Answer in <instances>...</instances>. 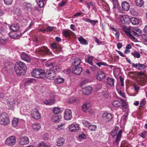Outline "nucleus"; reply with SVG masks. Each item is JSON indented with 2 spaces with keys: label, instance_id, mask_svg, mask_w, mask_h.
Here are the masks:
<instances>
[{
  "label": "nucleus",
  "instance_id": "nucleus-1",
  "mask_svg": "<svg viewBox=\"0 0 147 147\" xmlns=\"http://www.w3.org/2000/svg\"><path fill=\"white\" fill-rule=\"evenodd\" d=\"M26 68L25 64L21 61L17 62L14 66L15 71L18 76L24 75L25 73V69Z\"/></svg>",
  "mask_w": 147,
  "mask_h": 147
},
{
  "label": "nucleus",
  "instance_id": "nucleus-2",
  "mask_svg": "<svg viewBox=\"0 0 147 147\" xmlns=\"http://www.w3.org/2000/svg\"><path fill=\"white\" fill-rule=\"evenodd\" d=\"M32 75L34 77L43 78L45 76V74L44 70L36 68L33 70Z\"/></svg>",
  "mask_w": 147,
  "mask_h": 147
},
{
  "label": "nucleus",
  "instance_id": "nucleus-3",
  "mask_svg": "<svg viewBox=\"0 0 147 147\" xmlns=\"http://www.w3.org/2000/svg\"><path fill=\"white\" fill-rule=\"evenodd\" d=\"M9 123L7 114L5 113H1L0 115V123L2 125H7Z\"/></svg>",
  "mask_w": 147,
  "mask_h": 147
},
{
  "label": "nucleus",
  "instance_id": "nucleus-4",
  "mask_svg": "<svg viewBox=\"0 0 147 147\" xmlns=\"http://www.w3.org/2000/svg\"><path fill=\"white\" fill-rule=\"evenodd\" d=\"M113 118L112 115L107 113H104L102 115V119L104 122H109L111 121Z\"/></svg>",
  "mask_w": 147,
  "mask_h": 147
},
{
  "label": "nucleus",
  "instance_id": "nucleus-5",
  "mask_svg": "<svg viewBox=\"0 0 147 147\" xmlns=\"http://www.w3.org/2000/svg\"><path fill=\"white\" fill-rule=\"evenodd\" d=\"M46 77L48 79L53 80L55 78L56 76V73L53 70H52L51 68L47 70L45 73Z\"/></svg>",
  "mask_w": 147,
  "mask_h": 147
},
{
  "label": "nucleus",
  "instance_id": "nucleus-6",
  "mask_svg": "<svg viewBox=\"0 0 147 147\" xmlns=\"http://www.w3.org/2000/svg\"><path fill=\"white\" fill-rule=\"evenodd\" d=\"M16 141V138L14 136H10L6 140L5 143L8 146H13L15 144Z\"/></svg>",
  "mask_w": 147,
  "mask_h": 147
},
{
  "label": "nucleus",
  "instance_id": "nucleus-7",
  "mask_svg": "<svg viewBox=\"0 0 147 147\" xmlns=\"http://www.w3.org/2000/svg\"><path fill=\"white\" fill-rule=\"evenodd\" d=\"M122 131L120 130L117 134V132L116 129H115L112 131L111 132V135L113 137L117 136L116 139L115 141L116 142L118 143L121 140V136Z\"/></svg>",
  "mask_w": 147,
  "mask_h": 147
},
{
  "label": "nucleus",
  "instance_id": "nucleus-8",
  "mask_svg": "<svg viewBox=\"0 0 147 147\" xmlns=\"http://www.w3.org/2000/svg\"><path fill=\"white\" fill-rule=\"evenodd\" d=\"M31 115L33 118L36 119H39L41 117V114L36 109H34L32 110Z\"/></svg>",
  "mask_w": 147,
  "mask_h": 147
},
{
  "label": "nucleus",
  "instance_id": "nucleus-9",
  "mask_svg": "<svg viewBox=\"0 0 147 147\" xmlns=\"http://www.w3.org/2000/svg\"><path fill=\"white\" fill-rule=\"evenodd\" d=\"M64 119L66 120H69L71 119L72 117L71 111L68 109H66L64 114Z\"/></svg>",
  "mask_w": 147,
  "mask_h": 147
},
{
  "label": "nucleus",
  "instance_id": "nucleus-10",
  "mask_svg": "<svg viewBox=\"0 0 147 147\" xmlns=\"http://www.w3.org/2000/svg\"><path fill=\"white\" fill-rule=\"evenodd\" d=\"M18 142L20 144L22 145L26 144L29 143L28 138L26 136L19 138Z\"/></svg>",
  "mask_w": 147,
  "mask_h": 147
},
{
  "label": "nucleus",
  "instance_id": "nucleus-11",
  "mask_svg": "<svg viewBox=\"0 0 147 147\" xmlns=\"http://www.w3.org/2000/svg\"><path fill=\"white\" fill-rule=\"evenodd\" d=\"M20 56L21 58L25 61L29 62L31 61L30 56L24 52H23L21 53Z\"/></svg>",
  "mask_w": 147,
  "mask_h": 147
},
{
  "label": "nucleus",
  "instance_id": "nucleus-12",
  "mask_svg": "<svg viewBox=\"0 0 147 147\" xmlns=\"http://www.w3.org/2000/svg\"><path fill=\"white\" fill-rule=\"evenodd\" d=\"M37 51H38L42 55H45V54H49L50 52L49 51V49L46 47H42L39 48L37 50Z\"/></svg>",
  "mask_w": 147,
  "mask_h": 147
},
{
  "label": "nucleus",
  "instance_id": "nucleus-13",
  "mask_svg": "<svg viewBox=\"0 0 147 147\" xmlns=\"http://www.w3.org/2000/svg\"><path fill=\"white\" fill-rule=\"evenodd\" d=\"M72 71L73 74L79 75L82 72V67L80 66H75L72 68Z\"/></svg>",
  "mask_w": 147,
  "mask_h": 147
},
{
  "label": "nucleus",
  "instance_id": "nucleus-14",
  "mask_svg": "<svg viewBox=\"0 0 147 147\" xmlns=\"http://www.w3.org/2000/svg\"><path fill=\"white\" fill-rule=\"evenodd\" d=\"M96 77L98 80L101 81L105 78V74L103 71H100L98 72Z\"/></svg>",
  "mask_w": 147,
  "mask_h": 147
},
{
  "label": "nucleus",
  "instance_id": "nucleus-15",
  "mask_svg": "<svg viewBox=\"0 0 147 147\" xmlns=\"http://www.w3.org/2000/svg\"><path fill=\"white\" fill-rule=\"evenodd\" d=\"M139 31V30L136 28L134 29V30L131 31V35L129 37L130 38L133 40H134L135 38L134 36V35L137 37L140 35V34H138V32Z\"/></svg>",
  "mask_w": 147,
  "mask_h": 147
},
{
  "label": "nucleus",
  "instance_id": "nucleus-16",
  "mask_svg": "<svg viewBox=\"0 0 147 147\" xmlns=\"http://www.w3.org/2000/svg\"><path fill=\"white\" fill-rule=\"evenodd\" d=\"M69 130L71 132H76L79 129V125L77 124H72L69 127Z\"/></svg>",
  "mask_w": 147,
  "mask_h": 147
},
{
  "label": "nucleus",
  "instance_id": "nucleus-17",
  "mask_svg": "<svg viewBox=\"0 0 147 147\" xmlns=\"http://www.w3.org/2000/svg\"><path fill=\"white\" fill-rule=\"evenodd\" d=\"M122 9L125 11H128L130 8L129 4L126 1H124L121 3Z\"/></svg>",
  "mask_w": 147,
  "mask_h": 147
},
{
  "label": "nucleus",
  "instance_id": "nucleus-18",
  "mask_svg": "<svg viewBox=\"0 0 147 147\" xmlns=\"http://www.w3.org/2000/svg\"><path fill=\"white\" fill-rule=\"evenodd\" d=\"M92 88L90 86H88L85 88L83 90V94L85 95H89L92 92Z\"/></svg>",
  "mask_w": 147,
  "mask_h": 147
},
{
  "label": "nucleus",
  "instance_id": "nucleus-19",
  "mask_svg": "<svg viewBox=\"0 0 147 147\" xmlns=\"http://www.w3.org/2000/svg\"><path fill=\"white\" fill-rule=\"evenodd\" d=\"M132 65L134 67L137 68L138 69L140 70H142L144 69L146 67L145 65L140 63L137 64L132 63Z\"/></svg>",
  "mask_w": 147,
  "mask_h": 147
},
{
  "label": "nucleus",
  "instance_id": "nucleus-20",
  "mask_svg": "<svg viewBox=\"0 0 147 147\" xmlns=\"http://www.w3.org/2000/svg\"><path fill=\"white\" fill-rule=\"evenodd\" d=\"M55 100L54 98L50 99H46L43 101L44 103L46 105H51L55 103Z\"/></svg>",
  "mask_w": 147,
  "mask_h": 147
},
{
  "label": "nucleus",
  "instance_id": "nucleus-21",
  "mask_svg": "<svg viewBox=\"0 0 147 147\" xmlns=\"http://www.w3.org/2000/svg\"><path fill=\"white\" fill-rule=\"evenodd\" d=\"M102 98L100 97L99 99L101 100H103L106 98H107L109 96V93L107 91H103L101 92Z\"/></svg>",
  "mask_w": 147,
  "mask_h": 147
},
{
  "label": "nucleus",
  "instance_id": "nucleus-22",
  "mask_svg": "<svg viewBox=\"0 0 147 147\" xmlns=\"http://www.w3.org/2000/svg\"><path fill=\"white\" fill-rule=\"evenodd\" d=\"M73 32L69 30H63L62 31V34L66 38H69Z\"/></svg>",
  "mask_w": 147,
  "mask_h": 147
},
{
  "label": "nucleus",
  "instance_id": "nucleus-23",
  "mask_svg": "<svg viewBox=\"0 0 147 147\" xmlns=\"http://www.w3.org/2000/svg\"><path fill=\"white\" fill-rule=\"evenodd\" d=\"M111 105L113 107L117 108L120 107L121 106V104L119 101L115 100L112 101Z\"/></svg>",
  "mask_w": 147,
  "mask_h": 147
},
{
  "label": "nucleus",
  "instance_id": "nucleus-24",
  "mask_svg": "<svg viewBox=\"0 0 147 147\" xmlns=\"http://www.w3.org/2000/svg\"><path fill=\"white\" fill-rule=\"evenodd\" d=\"M91 105L90 104L89 102L84 103L82 106V110L86 112L88 109H89Z\"/></svg>",
  "mask_w": 147,
  "mask_h": 147
},
{
  "label": "nucleus",
  "instance_id": "nucleus-25",
  "mask_svg": "<svg viewBox=\"0 0 147 147\" xmlns=\"http://www.w3.org/2000/svg\"><path fill=\"white\" fill-rule=\"evenodd\" d=\"M122 28L126 34L129 37L131 32L130 28L127 27L125 25H123L122 27Z\"/></svg>",
  "mask_w": 147,
  "mask_h": 147
},
{
  "label": "nucleus",
  "instance_id": "nucleus-26",
  "mask_svg": "<svg viewBox=\"0 0 147 147\" xmlns=\"http://www.w3.org/2000/svg\"><path fill=\"white\" fill-rule=\"evenodd\" d=\"M24 9L27 11L30 10L32 8V5L30 3H24L23 4Z\"/></svg>",
  "mask_w": 147,
  "mask_h": 147
},
{
  "label": "nucleus",
  "instance_id": "nucleus-27",
  "mask_svg": "<svg viewBox=\"0 0 147 147\" xmlns=\"http://www.w3.org/2000/svg\"><path fill=\"white\" fill-rule=\"evenodd\" d=\"M61 117L56 115H53L52 117V120L54 122L57 123L59 122L61 119Z\"/></svg>",
  "mask_w": 147,
  "mask_h": 147
},
{
  "label": "nucleus",
  "instance_id": "nucleus-28",
  "mask_svg": "<svg viewBox=\"0 0 147 147\" xmlns=\"http://www.w3.org/2000/svg\"><path fill=\"white\" fill-rule=\"evenodd\" d=\"M115 80L113 78H108L107 80V84L111 87H113L114 86Z\"/></svg>",
  "mask_w": 147,
  "mask_h": 147
},
{
  "label": "nucleus",
  "instance_id": "nucleus-29",
  "mask_svg": "<svg viewBox=\"0 0 147 147\" xmlns=\"http://www.w3.org/2000/svg\"><path fill=\"white\" fill-rule=\"evenodd\" d=\"M10 29L13 32L17 31L19 29V25L17 24H14L11 26Z\"/></svg>",
  "mask_w": 147,
  "mask_h": 147
},
{
  "label": "nucleus",
  "instance_id": "nucleus-30",
  "mask_svg": "<svg viewBox=\"0 0 147 147\" xmlns=\"http://www.w3.org/2000/svg\"><path fill=\"white\" fill-rule=\"evenodd\" d=\"M41 125L38 123L34 124L32 125V127L35 131H38L41 128Z\"/></svg>",
  "mask_w": 147,
  "mask_h": 147
},
{
  "label": "nucleus",
  "instance_id": "nucleus-31",
  "mask_svg": "<svg viewBox=\"0 0 147 147\" xmlns=\"http://www.w3.org/2000/svg\"><path fill=\"white\" fill-rule=\"evenodd\" d=\"M123 20H122V22L123 24H128L129 22H130V18H129L127 16H123Z\"/></svg>",
  "mask_w": 147,
  "mask_h": 147
},
{
  "label": "nucleus",
  "instance_id": "nucleus-32",
  "mask_svg": "<svg viewBox=\"0 0 147 147\" xmlns=\"http://www.w3.org/2000/svg\"><path fill=\"white\" fill-rule=\"evenodd\" d=\"M130 22L133 25H137L139 24V20L136 18H130Z\"/></svg>",
  "mask_w": 147,
  "mask_h": 147
},
{
  "label": "nucleus",
  "instance_id": "nucleus-33",
  "mask_svg": "<svg viewBox=\"0 0 147 147\" xmlns=\"http://www.w3.org/2000/svg\"><path fill=\"white\" fill-rule=\"evenodd\" d=\"M78 40L80 43L83 45H87L88 42L86 40L84 39L82 36L78 38Z\"/></svg>",
  "mask_w": 147,
  "mask_h": 147
},
{
  "label": "nucleus",
  "instance_id": "nucleus-34",
  "mask_svg": "<svg viewBox=\"0 0 147 147\" xmlns=\"http://www.w3.org/2000/svg\"><path fill=\"white\" fill-rule=\"evenodd\" d=\"M84 20L86 22L90 23L92 24L94 26L98 22V21L97 20H93L87 18H85Z\"/></svg>",
  "mask_w": 147,
  "mask_h": 147
},
{
  "label": "nucleus",
  "instance_id": "nucleus-35",
  "mask_svg": "<svg viewBox=\"0 0 147 147\" xmlns=\"http://www.w3.org/2000/svg\"><path fill=\"white\" fill-rule=\"evenodd\" d=\"M64 142V139L63 138H60L57 140V145L59 146H61L63 144Z\"/></svg>",
  "mask_w": 147,
  "mask_h": 147
},
{
  "label": "nucleus",
  "instance_id": "nucleus-36",
  "mask_svg": "<svg viewBox=\"0 0 147 147\" xmlns=\"http://www.w3.org/2000/svg\"><path fill=\"white\" fill-rule=\"evenodd\" d=\"M81 63V60L80 59L78 58H76L74 62L73 63V64L74 67L75 66H79V65Z\"/></svg>",
  "mask_w": 147,
  "mask_h": 147
},
{
  "label": "nucleus",
  "instance_id": "nucleus-37",
  "mask_svg": "<svg viewBox=\"0 0 147 147\" xmlns=\"http://www.w3.org/2000/svg\"><path fill=\"white\" fill-rule=\"evenodd\" d=\"M19 121V119L16 118H13L12 121V125L13 127H16L18 124Z\"/></svg>",
  "mask_w": 147,
  "mask_h": 147
},
{
  "label": "nucleus",
  "instance_id": "nucleus-38",
  "mask_svg": "<svg viewBox=\"0 0 147 147\" xmlns=\"http://www.w3.org/2000/svg\"><path fill=\"white\" fill-rule=\"evenodd\" d=\"M15 100L13 99L12 100L8 102L7 105L10 107V109H12L15 106Z\"/></svg>",
  "mask_w": 147,
  "mask_h": 147
},
{
  "label": "nucleus",
  "instance_id": "nucleus-39",
  "mask_svg": "<svg viewBox=\"0 0 147 147\" xmlns=\"http://www.w3.org/2000/svg\"><path fill=\"white\" fill-rule=\"evenodd\" d=\"M102 86L101 83H98L94 85V90L95 91H97L100 89Z\"/></svg>",
  "mask_w": 147,
  "mask_h": 147
},
{
  "label": "nucleus",
  "instance_id": "nucleus-40",
  "mask_svg": "<svg viewBox=\"0 0 147 147\" xmlns=\"http://www.w3.org/2000/svg\"><path fill=\"white\" fill-rule=\"evenodd\" d=\"M110 28L112 31L115 33V34L116 37L118 39L120 35V33L115 28L113 27H111Z\"/></svg>",
  "mask_w": 147,
  "mask_h": 147
},
{
  "label": "nucleus",
  "instance_id": "nucleus-41",
  "mask_svg": "<svg viewBox=\"0 0 147 147\" xmlns=\"http://www.w3.org/2000/svg\"><path fill=\"white\" fill-rule=\"evenodd\" d=\"M120 100L122 103V107L125 109L127 108L128 107V105L126 101L122 98H121Z\"/></svg>",
  "mask_w": 147,
  "mask_h": 147
},
{
  "label": "nucleus",
  "instance_id": "nucleus-42",
  "mask_svg": "<svg viewBox=\"0 0 147 147\" xmlns=\"http://www.w3.org/2000/svg\"><path fill=\"white\" fill-rule=\"evenodd\" d=\"M131 55L133 56L134 58H139L140 57V55L139 53L137 51H134L131 53Z\"/></svg>",
  "mask_w": 147,
  "mask_h": 147
},
{
  "label": "nucleus",
  "instance_id": "nucleus-43",
  "mask_svg": "<svg viewBox=\"0 0 147 147\" xmlns=\"http://www.w3.org/2000/svg\"><path fill=\"white\" fill-rule=\"evenodd\" d=\"M36 1L40 7L42 8L44 6V2L45 0H36Z\"/></svg>",
  "mask_w": 147,
  "mask_h": 147
},
{
  "label": "nucleus",
  "instance_id": "nucleus-44",
  "mask_svg": "<svg viewBox=\"0 0 147 147\" xmlns=\"http://www.w3.org/2000/svg\"><path fill=\"white\" fill-rule=\"evenodd\" d=\"M53 111L55 114H58L61 112V108L56 107L53 109Z\"/></svg>",
  "mask_w": 147,
  "mask_h": 147
},
{
  "label": "nucleus",
  "instance_id": "nucleus-45",
  "mask_svg": "<svg viewBox=\"0 0 147 147\" xmlns=\"http://www.w3.org/2000/svg\"><path fill=\"white\" fill-rule=\"evenodd\" d=\"M4 69L7 71L11 68L9 63L8 62H5L4 64Z\"/></svg>",
  "mask_w": 147,
  "mask_h": 147
},
{
  "label": "nucleus",
  "instance_id": "nucleus-46",
  "mask_svg": "<svg viewBox=\"0 0 147 147\" xmlns=\"http://www.w3.org/2000/svg\"><path fill=\"white\" fill-rule=\"evenodd\" d=\"M136 3L137 5L140 7H142L144 4V2L143 0H136Z\"/></svg>",
  "mask_w": 147,
  "mask_h": 147
},
{
  "label": "nucleus",
  "instance_id": "nucleus-47",
  "mask_svg": "<svg viewBox=\"0 0 147 147\" xmlns=\"http://www.w3.org/2000/svg\"><path fill=\"white\" fill-rule=\"evenodd\" d=\"M55 82L56 84H60L63 83L64 82V80L62 78H57L55 79Z\"/></svg>",
  "mask_w": 147,
  "mask_h": 147
},
{
  "label": "nucleus",
  "instance_id": "nucleus-48",
  "mask_svg": "<svg viewBox=\"0 0 147 147\" xmlns=\"http://www.w3.org/2000/svg\"><path fill=\"white\" fill-rule=\"evenodd\" d=\"M97 128V126L94 125H90L88 127V129L91 131H95Z\"/></svg>",
  "mask_w": 147,
  "mask_h": 147
},
{
  "label": "nucleus",
  "instance_id": "nucleus-49",
  "mask_svg": "<svg viewBox=\"0 0 147 147\" xmlns=\"http://www.w3.org/2000/svg\"><path fill=\"white\" fill-rule=\"evenodd\" d=\"M62 50V47L59 44L57 46L56 48L53 49V51L55 52H59L61 51Z\"/></svg>",
  "mask_w": 147,
  "mask_h": 147
},
{
  "label": "nucleus",
  "instance_id": "nucleus-50",
  "mask_svg": "<svg viewBox=\"0 0 147 147\" xmlns=\"http://www.w3.org/2000/svg\"><path fill=\"white\" fill-rule=\"evenodd\" d=\"M93 59V57L92 56H89L86 60V61L91 65L93 66V64L92 61Z\"/></svg>",
  "mask_w": 147,
  "mask_h": 147
},
{
  "label": "nucleus",
  "instance_id": "nucleus-51",
  "mask_svg": "<svg viewBox=\"0 0 147 147\" xmlns=\"http://www.w3.org/2000/svg\"><path fill=\"white\" fill-rule=\"evenodd\" d=\"M128 115V113H125L123 115L121 118V121H125L127 119Z\"/></svg>",
  "mask_w": 147,
  "mask_h": 147
},
{
  "label": "nucleus",
  "instance_id": "nucleus-52",
  "mask_svg": "<svg viewBox=\"0 0 147 147\" xmlns=\"http://www.w3.org/2000/svg\"><path fill=\"white\" fill-rule=\"evenodd\" d=\"M51 68L52 70H53L55 72V71H59L61 70L60 67L58 66H53Z\"/></svg>",
  "mask_w": 147,
  "mask_h": 147
},
{
  "label": "nucleus",
  "instance_id": "nucleus-53",
  "mask_svg": "<svg viewBox=\"0 0 147 147\" xmlns=\"http://www.w3.org/2000/svg\"><path fill=\"white\" fill-rule=\"evenodd\" d=\"M96 64L99 67H100L102 65L106 66H109V65L108 64L103 62H97Z\"/></svg>",
  "mask_w": 147,
  "mask_h": 147
},
{
  "label": "nucleus",
  "instance_id": "nucleus-54",
  "mask_svg": "<svg viewBox=\"0 0 147 147\" xmlns=\"http://www.w3.org/2000/svg\"><path fill=\"white\" fill-rule=\"evenodd\" d=\"M7 41V39H3L0 38V44L2 45H4Z\"/></svg>",
  "mask_w": 147,
  "mask_h": 147
},
{
  "label": "nucleus",
  "instance_id": "nucleus-55",
  "mask_svg": "<svg viewBox=\"0 0 147 147\" xmlns=\"http://www.w3.org/2000/svg\"><path fill=\"white\" fill-rule=\"evenodd\" d=\"M82 123L86 127H88L90 124L86 120L82 121Z\"/></svg>",
  "mask_w": 147,
  "mask_h": 147
},
{
  "label": "nucleus",
  "instance_id": "nucleus-56",
  "mask_svg": "<svg viewBox=\"0 0 147 147\" xmlns=\"http://www.w3.org/2000/svg\"><path fill=\"white\" fill-rule=\"evenodd\" d=\"M4 3L7 5H10L11 4L13 0H4Z\"/></svg>",
  "mask_w": 147,
  "mask_h": 147
},
{
  "label": "nucleus",
  "instance_id": "nucleus-57",
  "mask_svg": "<svg viewBox=\"0 0 147 147\" xmlns=\"http://www.w3.org/2000/svg\"><path fill=\"white\" fill-rule=\"evenodd\" d=\"M66 3V1H65L62 0V2L58 4V6L62 7Z\"/></svg>",
  "mask_w": 147,
  "mask_h": 147
},
{
  "label": "nucleus",
  "instance_id": "nucleus-58",
  "mask_svg": "<svg viewBox=\"0 0 147 147\" xmlns=\"http://www.w3.org/2000/svg\"><path fill=\"white\" fill-rule=\"evenodd\" d=\"M39 147H50L48 145H46L44 142H42L39 145Z\"/></svg>",
  "mask_w": 147,
  "mask_h": 147
},
{
  "label": "nucleus",
  "instance_id": "nucleus-59",
  "mask_svg": "<svg viewBox=\"0 0 147 147\" xmlns=\"http://www.w3.org/2000/svg\"><path fill=\"white\" fill-rule=\"evenodd\" d=\"M146 102V100L144 98L142 100L140 104V106L141 107H142L143 106H144Z\"/></svg>",
  "mask_w": 147,
  "mask_h": 147
},
{
  "label": "nucleus",
  "instance_id": "nucleus-60",
  "mask_svg": "<svg viewBox=\"0 0 147 147\" xmlns=\"http://www.w3.org/2000/svg\"><path fill=\"white\" fill-rule=\"evenodd\" d=\"M3 93V91L2 89L0 88V98H3L5 94Z\"/></svg>",
  "mask_w": 147,
  "mask_h": 147
},
{
  "label": "nucleus",
  "instance_id": "nucleus-61",
  "mask_svg": "<svg viewBox=\"0 0 147 147\" xmlns=\"http://www.w3.org/2000/svg\"><path fill=\"white\" fill-rule=\"evenodd\" d=\"M53 63L50 61H48L46 62L45 65L49 67L51 65H53Z\"/></svg>",
  "mask_w": 147,
  "mask_h": 147
},
{
  "label": "nucleus",
  "instance_id": "nucleus-62",
  "mask_svg": "<svg viewBox=\"0 0 147 147\" xmlns=\"http://www.w3.org/2000/svg\"><path fill=\"white\" fill-rule=\"evenodd\" d=\"M88 80H84L80 84V86L81 87H82L83 85H84L85 84L87 83Z\"/></svg>",
  "mask_w": 147,
  "mask_h": 147
},
{
  "label": "nucleus",
  "instance_id": "nucleus-63",
  "mask_svg": "<svg viewBox=\"0 0 147 147\" xmlns=\"http://www.w3.org/2000/svg\"><path fill=\"white\" fill-rule=\"evenodd\" d=\"M86 135L84 134H82L80 135L79 136V138L80 139H86Z\"/></svg>",
  "mask_w": 147,
  "mask_h": 147
},
{
  "label": "nucleus",
  "instance_id": "nucleus-64",
  "mask_svg": "<svg viewBox=\"0 0 147 147\" xmlns=\"http://www.w3.org/2000/svg\"><path fill=\"white\" fill-rule=\"evenodd\" d=\"M76 101L75 98H70L68 101V102L69 103H72Z\"/></svg>",
  "mask_w": 147,
  "mask_h": 147
}]
</instances>
